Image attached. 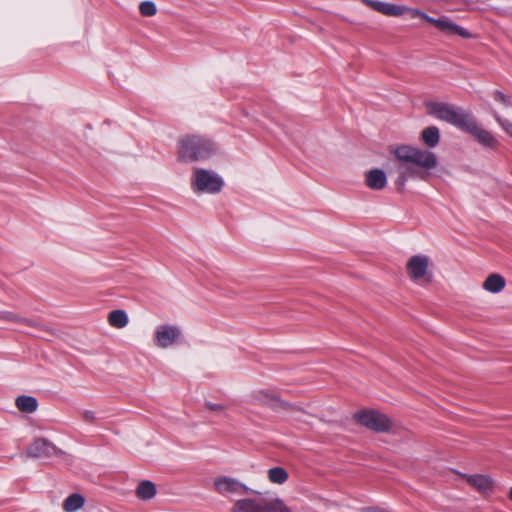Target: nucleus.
<instances>
[{
	"instance_id": "obj_6",
	"label": "nucleus",
	"mask_w": 512,
	"mask_h": 512,
	"mask_svg": "<svg viewBox=\"0 0 512 512\" xmlns=\"http://www.w3.org/2000/svg\"><path fill=\"white\" fill-rule=\"evenodd\" d=\"M190 184L193 192L196 194H217L222 190L224 180L213 170L194 168Z\"/></svg>"
},
{
	"instance_id": "obj_15",
	"label": "nucleus",
	"mask_w": 512,
	"mask_h": 512,
	"mask_svg": "<svg viewBox=\"0 0 512 512\" xmlns=\"http://www.w3.org/2000/svg\"><path fill=\"white\" fill-rule=\"evenodd\" d=\"M460 477L465 479L467 483L481 494H489L494 489V480L489 475L484 474H463L456 472Z\"/></svg>"
},
{
	"instance_id": "obj_12",
	"label": "nucleus",
	"mask_w": 512,
	"mask_h": 512,
	"mask_svg": "<svg viewBox=\"0 0 512 512\" xmlns=\"http://www.w3.org/2000/svg\"><path fill=\"white\" fill-rule=\"evenodd\" d=\"M214 489L221 495L236 494L244 495L252 490L239 480L229 476H218L214 480Z\"/></svg>"
},
{
	"instance_id": "obj_16",
	"label": "nucleus",
	"mask_w": 512,
	"mask_h": 512,
	"mask_svg": "<svg viewBox=\"0 0 512 512\" xmlns=\"http://www.w3.org/2000/svg\"><path fill=\"white\" fill-rule=\"evenodd\" d=\"M362 2L371 9L386 16H401L408 10V7L381 1L362 0Z\"/></svg>"
},
{
	"instance_id": "obj_21",
	"label": "nucleus",
	"mask_w": 512,
	"mask_h": 512,
	"mask_svg": "<svg viewBox=\"0 0 512 512\" xmlns=\"http://www.w3.org/2000/svg\"><path fill=\"white\" fill-rule=\"evenodd\" d=\"M156 495V486L149 480L141 481L136 488V496L141 500H150Z\"/></svg>"
},
{
	"instance_id": "obj_11",
	"label": "nucleus",
	"mask_w": 512,
	"mask_h": 512,
	"mask_svg": "<svg viewBox=\"0 0 512 512\" xmlns=\"http://www.w3.org/2000/svg\"><path fill=\"white\" fill-rule=\"evenodd\" d=\"M0 319L19 324L22 332L34 336H42L43 332H49L50 329L42 322L33 319L22 318L14 312H0Z\"/></svg>"
},
{
	"instance_id": "obj_4",
	"label": "nucleus",
	"mask_w": 512,
	"mask_h": 512,
	"mask_svg": "<svg viewBox=\"0 0 512 512\" xmlns=\"http://www.w3.org/2000/svg\"><path fill=\"white\" fill-rule=\"evenodd\" d=\"M425 107L430 115L454 125L462 131L472 116L460 107L443 102L429 101L425 103Z\"/></svg>"
},
{
	"instance_id": "obj_28",
	"label": "nucleus",
	"mask_w": 512,
	"mask_h": 512,
	"mask_svg": "<svg viewBox=\"0 0 512 512\" xmlns=\"http://www.w3.org/2000/svg\"><path fill=\"white\" fill-rule=\"evenodd\" d=\"M205 407L210 410V411H214V412H223L226 407L220 403H212V402H205Z\"/></svg>"
},
{
	"instance_id": "obj_26",
	"label": "nucleus",
	"mask_w": 512,
	"mask_h": 512,
	"mask_svg": "<svg viewBox=\"0 0 512 512\" xmlns=\"http://www.w3.org/2000/svg\"><path fill=\"white\" fill-rule=\"evenodd\" d=\"M495 120L497 123L501 126V128L510 136L512 137V122H510L507 119H504L498 115L495 116Z\"/></svg>"
},
{
	"instance_id": "obj_31",
	"label": "nucleus",
	"mask_w": 512,
	"mask_h": 512,
	"mask_svg": "<svg viewBox=\"0 0 512 512\" xmlns=\"http://www.w3.org/2000/svg\"><path fill=\"white\" fill-rule=\"evenodd\" d=\"M509 498L512 500V488L509 491Z\"/></svg>"
},
{
	"instance_id": "obj_5",
	"label": "nucleus",
	"mask_w": 512,
	"mask_h": 512,
	"mask_svg": "<svg viewBox=\"0 0 512 512\" xmlns=\"http://www.w3.org/2000/svg\"><path fill=\"white\" fill-rule=\"evenodd\" d=\"M247 401L253 406L267 407L274 412L300 411L305 413L301 407L283 400L279 394L269 389L253 390L248 395Z\"/></svg>"
},
{
	"instance_id": "obj_29",
	"label": "nucleus",
	"mask_w": 512,
	"mask_h": 512,
	"mask_svg": "<svg viewBox=\"0 0 512 512\" xmlns=\"http://www.w3.org/2000/svg\"><path fill=\"white\" fill-rule=\"evenodd\" d=\"M82 417L86 422L90 423H93L96 420L95 413L91 410H85L82 414Z\"/></svg>"
},
{
	"instance_id": "obj_1",
	"label": "nucleus",
	"mask_w": 512,
	"mask_h": 512,
	"mask_svg": "<svg viewBox=\"0 0 512 512\" xmlns=\"http://www.w3.org/2000/svg\"><path fill=\"white\" fill-rule=\"evenodd\" d=\"M390 152L395 156L396 172L398 174L395 184L403 190L409 178L426 180L429 171L438 165L436 154L428 149L411 145L391 147Z\"/></svg>"
},
{
	"instance_id": "obj_17",
	"label": "nucleus",
	"mask_w": 512,
	"mask_h": 512,
	"mask_svg": "<svg viewBox=\"0 0 512 512\" xmlns=\"http://www.w3.org/2000/svg\"><path fill=\"white\" fill-rule=\"evenodd\" d=\"M365 183L372 190H383L387 185L386 174L381 169H371L365 174Z\"/></svg>"
},
{
	"instance_id": "obj_14",
	"label": "nucleus",
	"mask_w": 512,
	"mask_h": 512,
	"mask_svg": "<svg viewBox=\"0 0 512 512\" xmlns=\"http://www.w3.org/2000/svg\"><path fill=\"white\" fill-rule=\"evenodd\" d=\"M57 452V447L45 438H36L26 449L27 457L33 459H47Z\"/></svg>"
},
{
	"instance_id": "obj_13",
	"label": "nucleus",
	"mask_w": 512,
	"mask_h": 512,
	"mask_svg": "<svg viewBox=\"0 0 512 512\" xmlns=\"http://www.w3.org/2000/svg\"><path fill=\"white\" fill-rule=\"evenodd\" d=\"M430 260L425 255H414L409 258L406 269L409 277L413 281L430 280V273L428 271Z\"/></svg>"
},
{
	"instance_id": "obj_9",
	"label": "nucleus",
	"mask_w": 512,
	"mask_h": 512,
	"mask_svg": "<svg viewBox=\"0 0 512 512\" xmlns=\"http://www.w3.org/2000/svg\"><path fill=\"white\" fill-rule=\"evenodd\" d=\"M182 340L183 332L177 325L160 324L155 328L153 342L158 348L167 349L181 343Z\"/></svg>"
},
{
	"instance_id": "obj_2",
	"label": "nucleus",
	"mask_w": 512,
	"mask_h": 512,
	"mask_svg": "<svg viewBox=\"0 0 512 512\" xmlns=\"http://www.w3.org/2000/svg\"><path fill=\"white\" fill-rule=\"evenodd\" d=\"M217 152L216 144L200 135H186L177 142V160L183 163L205 161Z\"/></svg>"
},
{
	"instance_id": "obj_24",
	"label": "nucleus",
	"mask_w": 512,
	"mask_h": 512,
	"mask_svg": "<svg viewBox=\"0 0 512 512\" xmlns=\"http://www.w3.org/2000/svg\"><path fill=\"white\" fill-rule=\"evenodd\" d=\"M267 477L270 482L281 485L287 481L288 473L282 467H273L268 470Z\"/></svg>"
},
{
	"instance_id": "obj_30",
	"label": "nucleus",
	"mask_w": 512,
	"mask_h": 512,
	"mask_svg": "<svg viewBox=\"0 0 512 512\" xmlns=\"http://www.w3.org/2000/svg\"><path fill=\"white\" fill-rule=\"evenodd\" d=\"M305 413L303 412H300V411H291L292 413H296L298 414V416L296 417V419L298 421H303V422H306V418H311L313 417L310 413H308L307 411H305L304 409H302Z\"/></svg>"
},
{
	"instance_id": "obj_7",
	"label": "nucleus",
	"mask_w": 512,
	"mask_h": 512,
	"mask_svg": "<svg viewBox=\"0 0 512 512\" xmlns=\"http://www.w3.org/2000/svg\"><path fill=\"white\" fill-rule=\"evenodd\" d=\"M353 419L360 425L376 433H387L392 428L391 419L377 410H362L353 415Z\"/></svg>"
},
{
	"instance_id": "obj_8",
	"label": "nucleus",
	"mask_w": 512,
	"mask_h": 512,
	"mask_svg": "<svg viewBox=\"0 0 512 512\" xmlns=\"http://www.w3.org/2000/svg\"><path fill=\"white\" fill-rule=\"evenodd\" d=\"M406 12H409L412 18L419 17V18L426 20L427 22L431 23L437 29H439L440 31H442L446 34L459 35L463 38L471 37V34L466 29H464L461 26H458L453 21H451L448 17H441L439 19H435V18L428 16L421 10L413 9V8H408V10Z\"/></svg>"
},
{
	"instance_id": "obj_27",
	"label": "nucleus",
	"mask_w": 512,
	"mask_h": 512,
	"mask_svg": "<svg viewBox=\"0 0 512 512\" xmlns=\"http://www.w3.org/2000/svg\"><path fill=\"white\" fill-rule=\"evenodd\" d=\"M494 99L498 102H501L502 104H504L505 106H511V101H510V98L506 95H504L502 92L500 91H495L494 92Z\"/></svg>"
},
{
	"instance_id": "obj_3",
	"label": "nucleus",
	"mask_w": 512,
	"mask_h": 512,
	"mask_svg": "<svg viewBox=\"0 0 512 512\" xmlns=\"http://www.w3.org/2000/svg\"><path fill=\"white\" fill-rule=\"evenodd\" d=\"M254 493V497L235 501L230 512H292L282 499L266 497L259 492Z\"/></svg>"
},
{
	"instance_id": "obj_10",
	"label": "nucleus",
	"mask_w": 512,
	"mask_h": 512,
	"mask_svg": "<svg viewBox=\"0 0 512 512\" xmlns=\"http://www.w3.org/2000/svg\"><path fill=\"white\" fill-rule=\"evenodd\" d=\"M463 131L471 135L475 141L485 148L496 150L500 145L497 138L490 131L484 129L473 116H471Z\"/></svg>"
},
{
	"instance_id": "obj_19",
	"label": "nucleus",
	"mask_w": 512,
	"mask_h": 512,
	"mask_svg": "<svg viewBox=\"0 0 512 512\" xmlns=\"http://www.w3.org/2000/svg\"><path fill=\"white\" fill-rule=\"evenodd\" d=\"M421 141L428 148H435L440 142V131L436 126H429L422 130Z\"/></svg>"
},
{
	"instance_id": "obj_20",
	"label": "nucleus",
	"mask_w": 512,
	"mask_h": 512,
	"mask_svg": "<svg viewBox=\"0 0 512 512\" xmlns=\"http://www.w3.org/2000/svg\"><path fill=\"white\" fill-rule=\"evenodd\" d=\"M107 321L110 326L116 329H123L129 322L128 314L122 309H116L109 312Z\"/></svg>"
},
{
	"instance_id": "obj_23",
	"label": "nucleus",
	"mask_w": 512,
	"mask_h": 512,
	"mask_svg": "<svg viewBox=\"0 0 512 512\" xmlns=\"http://www.w3.org/2000/svg\"><path fill=\"white\" fill-rule=\"evenodd\" d=\"M15 404L16 407L23 413H33L38 407L36 398L26 395L17 397Z\"/></svg>"
},
{
	"instance_id": "obj_18",
	"label": "nucleus",
	"mask_w": 512,
	"mask_h": 512,
	"mask_svg": "<svg viewBox=\"0 0 512 512\" xmlns=\"http://www.w3.org/2000/svg\"><path fill=\"white\" fill-rule=\"evenodd\" d=\"M506 285V281L503 276L497 273L490 274L483 282V289L491 293L501 292Z\"/></svg>"
},
{
	"instance_id": "obj_22",
	"label": "nucleus",
	"mask_w": 512,
	"mask_h": 512,
	"mask_svg": "<svg viewBox=\"0 0 512 512\" xmlns=\"http://www.w3.org/2000/svg\"><path fill=\"white\" fill-rule=\"evenodd\" d=\"M84 504V496L79 493H73L64 500L62 507L65 512H76L81 509Z\"/></svg>"
},
{
	"instance_id": "obj_25",
	"label": "nucleus",
	"mask_w": 512,
	"mask_h": 512,
	"mask_svg": "<svg viewBox=\"0 0 512 512\" xmlns=\"http://www.w3.org/2000/svg\"><path fill=\"white\" fill-rule=\"evenodd\" d=\"M139 12L144 17H152L157 13V7L152 1H143L139 5Z\"/></svg>"
}]
</instances>
